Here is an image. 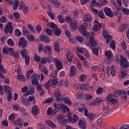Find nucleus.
<instances>
[{
    "label": "nucleus",
    "instance_id": "obj_27",
    "mask_svg": "<svg viewBox=\"0 0 129 129\" xmlns=\"http://www.w3.org/2000/svg\"><path fill=\"white\" fill-rule=\"evenodd\" d=\"M54 49L56 53H59L60 52V45H59V42L56 41L54 42Z\"/></svg>",
    "mask_w": 129,
    "mask_h": 129
},
{
    "label": "nucleus",
    "instance_id": "obj_7",
    "mask_svg": "<svg viewBox=\"0 0 129 129\" xmlns=\"http://www.w3.org/2000/svg\"><path fill=\"white\" fill-rule=\"evenodd\" d=\"M104 27V24H99V22L97 20H95L94 22V25L93 27V31L97 32V31H100L101 28Z\"/></svg>",
    "mask_w": 129,
    "mask_h": 129
},
{
    "label": "nucleus",
    "instance_id": "obj_53",
    "mask_svg": "<svg viewBox=\"0 0 129 129\" xmlns=\"http://www.w3.org/2000/svg\"><path fill=\"white\" fill-rule=\"evenodd\" d=\"M8 54L13 56L15 54V50L12 48H8Z\"/></svg>",
    "mask_w": 129,
    "mask_h": 129
},
{
    "label": "nucleus",
    "instance_id": "obj_39",
    "mask_svg": "<svg viewBox=\"0 0 129 129\" xmlns=\"http://www.w3.org/2000/svg\"><path fill=\"white\" fill-rule=\"evenodd\" d=\"M59 84H60V86L63 85L66 87H67V86H68V81L61 80L59 82Z\"/></svg>",
    "mask_w": 129,
    "mask_h": 129
},
{
    "label": "nucleus",
    "instance_id": "obj_6",
    "mask_svg": "<svg viewBox=\"0 0 129 129\" xmlns=\"http://www.w3.org/2000/svg\"><path fill=\"white\" fill-rule=\"evenodd\" d=\"M115 95L109 94L106 99V101L111 102L112 104H116L118 103V100L115 99Z\"/></svg>",
    "mask_w": 129,
    "mask_h": 129
},
{
    "label": "nucleus",
    "instance_id": "obj_44",
    "mask_svg": "<svg viewBox=\"0 0 129 129\" xmlns=\"http://www.w3.org/2000/svg\"><path fill=\"white\" fill-rule=\"evenodd\" d=\"M120 75L121 78H123V77H125L126 76V73H125V70L122 69H121Z\"/></svg>",
    "mask_w": 129,
    "mask_h": 129
},
{
    "label": "nucleus",
    "instance_id": "obj_18",
    "mask_svg": "<svg viewBox=\"0 0 129 129\" xmlns=\"http://www.w3.org/2000/svg\"><path fill=\"white\" fill-rule=\"evenodd\" d=\"M45 122L46 124L51 127V128H55L56 125L54 122L52 121L51 120H46Z\"/></svg>",
    "mask_w": 129,
    "mask_h": 129
},
{
    "label": "nucleus",
    "instance_id": "obj_30",
    "mask_svg": "<svg viewBox=\"0 0 129 129\" xmlns=\"http://www.w3.org/2000/svg\"><path fill=\"white\" fill-rule=\"evenodd\" d=\"M18 80L21 81L22 82H25L26 81V77L23 75H20L17 77Z\"/></svg>",
    "mask_w": 129,
    "mask_h": 129
},
{
    "label": "nucleus",
    "instance_id": "obj_20",
    "mask_svg": "<svg viewBox=\"0 0 129 129\" xmlns=\"http://www.w3.org/2000/svg\"><path fill=\"white\" fill-rule=\"evenodd\" d=\"M39 112L40 109L39 108V107L37 106V105H35L32 107L31 112L35 115H36V114H38Z\"/></svg>",
    "mask_w": 129,
    "mask_h": 129
},
{
    "label": "nucleus",
    "instance_id": "obj_63",
    "mask_svg": "<svg viewBox=\"0 0 129 129\" xmlns=\"http://www.w3.org/2000/svg\"><path fill=\"white\" fill-rule=\"evenodd\" d=\"M44 86V88L48 89V88H49V87L51 86V83L50 81H48V82L45 83Z\"/></svg>",
    "mask_w": 129,
    "mask_h": 129
},
{
    "label": "nucleus",
    "instance_id": "obj_13",
    "mask_svg": "<svg viewBox=\"0 0 129 129\" xmlns=\"http://www.w3.org/2000/svg\"><path fill=\"white\" fill-rule=\"evenodd\" d=\"M104 12L106 16L109 17V18H113V13L111 12V10L109 8L105 7L104 9Z\"/></svg>",
    "mask_w": 129,
    "mask_h": 129
},
{
    "label": "nucleus",
    "instance_id": "obj_28",
    "mask_svg": "<svg viewBox=\"0 0 129 129\" xmlns=\"http://www.w3.org/2000/svg\"><path fill=\"white\" fill-rule=\"evenodd\" d=\"M4 88L6 94L12 93V91L13 90L12 89V88H11L10 87H9L8 86H5L4 87Z\"/></svg>",
    "mask_w": 129,
    "mask_h": 129
},
{
    "label": "nucleus",
    "instance_id": "obj_43",
    "mask_svg": "<svg viewBox=\"0 0 129 129\" xmlns=\"http://www.w3.org/2000/svg\"><path fill=\"white\" fill-rule=\"evenodd\" d=\"M121 11H122V13L124 14V15H125L126 16H129V10L128 9L122 7Z\"/></svg>",
    "mask_w": 129,
    "mask_h": 129
},
{
    "label": "nucleus",
    "instance_id": "obj_15",
    "mask_svg": "<svg viewBox=\"0 0 129 129\" xmlns=\"http://www.w3.org/2000/svg\"><path fill=\"white\" fill-rule=\"evenodd\" d=\"M51 60L52 58L51 57L49 59L48 58V57H44L42 58L40 61V63L39 64V69H41V68H42V64H46L47 61L48 62V63H49V62H51Z\"/></svg>",
    "mask_w": 129,
    "mask_h": 129
},
{
    "label": "nucleus",
    "instance_id": "obj_3",
    "mask_svg": "<svg viewBox=\"0 0 129 129\" xmlns=\"http://www.w3.org/2000/svg\"><path fill=\"white\" fill-rule=\"evenodd\" d=\"M6 3H8L10 6H13V10L16 11L18 9V7L20 5V2L19 0H5Z\"/></svg>",
    "mask_w": 129,
    "mask_h": 129
},
{
    "label": "nucleus",
    "instance_id": "obj_48",
    "mask_svg": "<svg viewBox=\"0 0 129 129\" xmlns=\"http://www.w3.org/2000/svg\"><path fill=\"white\" fill-rule=\"evenodd\" d=\"M122 55H119L118 54H116L114 58V62L115 63H118L120 60V56Z\"/></svg>",
    "mask_w": 129,
    "mask_h": 129
},
{
    "label": "nucleus",
    "instance_id": "obj_4",
    "mask_svg": "<svg viewBox=\"0 0 129 129\" xmlns=\"http://www.w3.org/2000/svg\"><path fill=\"white\" fill-rule=\"evenodd\" d=\"M119 64L120 66L122 67V68H127L129 66V62L127 61L126 58H124L123 56H121L119 60Z\"/></svg>",
    "mask_w": 129,
    "mask_h": 129
},
{
    "label": "nucleus",
    "instance_id": "obj_45",
    "mask_svg": "<svg viewBox=\"0 0 129 129\" xmlns=\"http://www.w3.org/2000/svg\"><path fill=\"white\" fill-rule=\"evenodd\" d=\"M63 100L68 105H72V102L68 98H64Z\"/></svg>",
    "mask_w": 129,
    "mask_h": 129
},
{
    "label": "nucleus",
    "instance_id": "obj_10",
    "mask_svg": "<svg viewBox=\"0 0 129 129\" xmlns=\"http://www.w3.org/2000/svg\"><path fill=\"white\" fill-rule=\"evenodd\" d=\"M87 28H88V25L87 23H84L82 25L83 29H82V34L86 38H88V35L90 34V33H87V31H86L87 30Z\"/></svg>",
    "mask_w": 129,
    "mask_h": 129
},
{
    "label": "nucleus",
    "instance_id": "obj_40",
    "mask_svg": "<svg viewBox=\"0 0 129 129\" xmlns=\"http://www.w3.org/2000/svg\"><path fill=\"white\" fill-rule=\"evenodd\" d=\"M54 95L57 101H60V100H62V99H61V97H60L61 95V94L60 93V92H55L54 93Z\"/></svg>",
    "mask_w": 129,
    "mask_h": 129
},
{
    "label": "nucleus",
    "instance_id": "obj_35",
    "mask_svg": "<svg viewBox=\"0 0 129 129\" xmlns=\"http://www.w3.org/2000/svg\"><path fill=\"white\" fill-rule=\"evenodd\" d=\"M88 89V83L83 84L81 85V90L82 91H85Z\"/></svg>",
    "mask_w": 129,
    "mask_h": 129
},
{
    "label": "nucleus",
    "instance_id": "obj_8",
    "mask_svg": "<svg viewBox=\"0 0 129 129\" xmlns=\"http://www.w3.org/2000/svg\"><path fill=\"white\" fill-rule=\"evenodd\" d=\"M106 70L107 75H111L112 76H114V75H115V67L114 66H111L110 69L109 67H107L106 68Z\"/></svg>",
    "mask_w": 129,
    "mask_h": 129
},
{
    "label": "nucleus",
    "instance_id": "obj_12",
    "mask_svg": "<svg viewBox=\"0 0 129 129\" xmlns=\"http://www.w3.org/2000/svg\"><path fill=\"white\" fill-rule=\"evenodd\" d=\"M18 45L19 47H22V48H26L28 45V42L27 40L25 39V38L21 37L18 42Z\"/></svg>",
    "mask_w": 129,
    "mask_h": 129
},
{
    "label": "nucleus",
    "instance_id": "obj_58",
    "mask_svg": "<svg viewBox=\"0 0 129 129\" xmlns=\"http://www.w3.org/2000/svg\"><path fill=\"white\" fill-rule=\"evenodd\" d=\"M91 49L92 50H93V52L94 54H95V55H96V56H97V55L98 54V48H95V46H94Z\"/></svg>",
    "mask_w": 129,
    "mask_h": 129
},
{
    "label": "nucleus",
    "instance_id": "obj_1",
    "mask_svg": "<svg viewBox=\"0 0 129 129\" xmlns=\"http://www.w3.org/2000/svg\"><path fill=\"white\" fill-rule=\"evenodd\" d=\"M54 109H52L51 107H48L47 108V111L48 115H51L52 114L54 115V114H55L57 111H59V110H63L64 112H65V111H69V108L64 105H57L56 103H54Z\"/></svg>",
    "mask_w": 129,
    "mask_h": 129
},
{
    "label": "nucleus",
    "instance_id": "obj_56",
    "mask_svg": "<svg viewBox=\"0 0 129 129\" xmlns=\"http://www.w3.org/2000/svg\"><path fill=\"white\" fill-rule=\"evenodd\" d=\"M106 41L107 42V44H108L110 41H111L112 39V36L111 35H108L105 37Z\"/></svg>",
    "mask_w": 129,
    "mask_h": 129
},
{
    "label": "nucleus",
    "instance_id": "obj_9",
    "mask_svg": "<svg viewBox=\"0 0 129 129\" xmlns=\"http://www.w3.org/2000/svg\"><path fill=\"white\" fill-rule=\"evenodd\" d=\"M9 32V33L13 32V23L11 22L6 25L4 33L6 35H8Z\"/></svg>",
    "mask_w": 129,
    "mask_h": 129
},
{
    "label": "nucleus",
    "instance_id": "obj_2",
    "mask_svg": "<svg viewBox=\"0 0 129 129\" xmlns=\"http://www.w3.org/2000/svg\"><path fill=\"white\" fill-rule=\"evenodd\" d=\"M66 22L70 23L71 28L74 30H77V21L74 18H70V17L66 18Z\"/></svg>",
    "mask_w": 129,
    "mask_h": 129
},
{
    "label": "nucleus",
    "instance_id": "obj_47",
    "mask_svg": "<svg viewBox=\"0 0 129 129\" xmlns=\"http://www.w3.org/2000/svg\"><path fill=\"white\" fill-rule=\"evenodd\" d=\"M98 16H99V18H100L101 19H105V16L104 15V14H103V10H100L99 11Z\"/></svg>",
    "mask_w": 129,
    "mask_h": 129
},
{
    "label": "nucleus",
    "instance_id": "obj_34",
    "mask_svg": "<svg viewBox=\"0 0 129 129\" xmlns=\"http://www.w3.org/2000/svg\"><path fill=\"white\" fill-rule=\"evenodd\" d=\"M54 34L55 36H59L61 35V29L59 28H56L53 30Z\"/></svg>",
    "mask_w": 129,
    "mask_h": 129
},
{
    "label": "nucleus",
    "instance_id": "obj_31",
    "mask_svg": "<svg viewBox=\"0 0 129 129\" xmlns=\"http://www.w3.org/2000/svg\"><path fill=\"white\" fill-rule=\"evenodd\" d=\"M14 124H15V125H18L20 127L23 126V120L19 119L14 122Z\"/></svg>",
    "mask_w": 129,
    "mask_h": 129
},
{
    "label": "nucleus",
    "instance_id": "obj_51",
    "mask_svg": "<svg viewBox=\"0 0 129 129\" xmlns=\"http://www.w3.org/2000/svg\"><path fill=\"white\" fill-rule=\"evenodd\" d=\"M15 35L17 37H21V35H22V33H21V31H20V30L18 29H16L15 31Z\"/></svg>",
    "mask_w": 129,
    "mask_h": 129
},
{
    "label": "nucleus",
    "instance_id": "obj_29",
    "mask_svg": "<svg viewBox=\"0 0 129 129\" xmlns=\"http://www.w3.org/2000/svg\"><path fill=\"white\" fill-rule=\"evenodd\" d=\"M20 53L21 54V56L23 58H27V57H29V56L28 55V51H27L26 49H23L22 50L20 51Z\"/></svg>",
    "mask_w": 129,
    "mask_h": 129
},
{
    "label": "nucleus",
    "instance_id": "obj_62",
    "mask_svg": "<svg viewBox=\"0 0 129 129\" xmlns=\"http://www.w3.org/2000/svg\"><path fill=\"white\" fill-rule=\"evenodd\" d=\"M28 40L29 42H33L35 40V36L33 35H29L27 37Z\"/></svg>",
    "mask_w": 129,
    "mask_h": 129
},
{
    "label": "nucleus",
    "instance_id": "obj_55",
    "mask_svg": "<svg viewBox=\"0 0 129 129\" xmlns=\"http://www.w3.org/2000/svg\"><path fill=\"white\" fill-rule=\"evenodd\" d=\"M14 119H15V114L12 113L9 117V120H10L11 122H13Z\"/></svg>",
    "mask_w": 129,
    "mask_h": 129
},
{
    "label": "nucleus",
    "instance_id": "obj_16",
    "mask_svg": "<svg viewBox=\"0 0 129 129\" xmlns=\"http://www.w3.org/2000/svg\"><path fill=\"white\" fill-rule=\"evenodd\" d=\"M69 121V122H73V123H75L76 121L78 120V116L75 114L73 115V118H71L70 114L68 115Z\"/></svg>",
    "mask_w": 129,
    "mask_h": 129
},
{
    "label": "nucleus",
    "instance_id": "obj_19",
    "mask_svg": "<svg viewBox=\"0 0 129 129\" xmlns=\"http://www.w3.org/2000/svg\"><path fill=\"white\" fill-rule=\"evenodd\" d=\"M81 60L82 61H84L83 65L84 68H86V69H88V68H89V66H88V61L87 60V59L82 55Z\"/></svg>",
    "mask_w": 129,
    "mask_h": 129
},
{
    "label": "nucleus",
    "instance_id": "obj_42",
    "mask_svg": "<svg viewBox=\"0 0 129 129\" xmlns=\"http://www.w3.org/2000/svg\"><path fill=\"white\" fill-rule=\"evenodd\" d=\"M105 56L107 57L108 58H110L111 57H112V53L111 52V51H105Z\"/></svg>",
    "mask_w": 129,
    "mask_h": 129
},
{
    "label": "nucleus",
    "instance_id": "obj_26",
    "mask_svg": "<svg viewBox=\"0 0 129 129\" xmlns=\"http://www.w3.org/2000/svg\"><path fill=\"white\" fill-rule=\"evenodd\" d=\"M81 54H82V56H85L86 58H89V54L87 52V50L85 49V48H83L81 49Z\"/></svg>",
    "mask_w": 129,
    "mask_h": 129
},
{
    "label": "nucleus",
    "instance_id": "obj_50",
    "mask_svg": "<svg viewBox=\"0 0 129 129\" xmlns=\"http://www.w3.org/2000/svg\"><path fill=\"white\" fill-rule=\"evenodd\" d=\"M102 92H103V88L101 87H98V88L96 90L97 94H102Z\"/></svg>",
    "mask_w": 129,
    "mask_h": 129
},
{
    "label": "nucleus",
    "instance_id": "obj_57",
    "mask_svg": "<svg viewBox=\"0 0 129 129\" xmlns=\"http://www.w3.org/2000/svg\"><path fill=\"white\" fill-rule=\"evenodd\" d=\"M121 47L123 50H126V44L123 40L121 43Z\"/></svg>",
    "mask_w": 129,
    "mask_h": 129
},
{
    "label": "nucleus",
    "instance_id": "obj_33",
    "mask_svg": "<svg viewBox=\"0 0 129 129\" xmlns=\"http://www.w3.org/2000/svg\"><path fill=\"white\" fill-rule=\"evenodd\" d=\"M0 71L2 73H7V71L4 68V66L2 65V55L0 54Z\"/></svg>",
    "mask_w": 129,
    "mask_h": 129
},
{
    "label": "nucleus",
    "instance_id": "obj_25",
    "mask_svg": "<svg viewBox=\"0 0 129 129\" xmlns=\"http://www.w3.org/2000/svg\"><path fill=\"white\" fill-rule=\"evenodd\" d=\"M40 39L41 41L45 42V43H49V42H50V38L47 36L41 35L40 36Z\"/></svg>",
    "mask_w": 129,
    "mask_h": 129
},
{
    "label": "nucleus",
    "instance_id": "obj_5",
    "mask_svg": "<svg viewBox=\"0 0 129 129\" xmlns=\"http://www.w3.org/2000/svg\"><path fill=\"white\" fill-rule=\"evenodd\" d=\"M31 79L32 80L33 85H38V84H39L38 80H40V79H41V76L38 74H33L31 76Z\"/></svg>",
    "mask_w": 129,
    "mask_h": 129
},
{
    "label": "nucleus",
    "instance_id": "obj_41",
    "mask_svg": "<svg viewBox=\"0 0 129 129\" xmlns=\"http://www.w3.org/2000/svg\"><path fill=\"white\" fill-rule=\"evenodd\" d=\"M57 19L58 20V22L60 23V24H63V23H64L65 22V19L61 15H58L57 16Z\"/></svg>",
    "mask_w": 129,
    "mask_h": 129
},
{
    "label": "nucleus",
    "instance_id": "obj_46",
    "mask_svg": "<svg viewBox=\"0 0 129 129\" xmlns=\"http://www.w3.org/2000/svg\"><path fill=\"white\" fill-rule=\"evenodd\" d=\"M48 27H49L50 28H51L52 30H54L55 29L57 28V25H55L54 23H48Z\"/></svg>",
    "mask_w": 129,
    "mask_h": 129
},
{
    "label": "nucleus",
    "instance_id": "obj_38",
    "mask_svg": "<svg viewBox=\"0 0 129 129\" xmlns=\"http://www.w3.org/2000/svg\"><path fill=\"white\" fill-rule=\"evenodd\" d=\"M126 29H127V26H126V25L122 24L119 27V32H123L126 30Z\"/></svg>",
    "mask_w": 129,
    "mask_h": 129
},
{
    "label": "nucleus",
    "instance_id": "obj_61",
    "mask_svg": "<svg viewBox=\"0 0 129 129\" xmlns=\"http://www.w3.org/2000/svg\"><path fill=\"white\" fill-rule=\"evenodd\" d=\"M43 49H44V44H39L38 45V51L39 53H42L43 51Z\"/></svg>",
    "mask_w": 129,
    "mask_h": 129
},
{
    "label": "nucleus",
    "instance_id": "obj_36",
    "mask_svg": "<svg viewBox=\"0 0 129 129\" xmlns=\"http://www.w3.org/2000/svg\"><path fill=\"white\" fill-rule=\"evenodd\" d=\"M50 82L51 86H52V87L54 88L57 84H58V81L57 80H49Z\"/></svg>",
    "mask_w": 129,
    "mask_h": 129
},
{
    "label": "nucleus",
    "instance_id": "obj_37",
    "mask_svg": "<svg viewBox=\"0 0 129 129\" xmlns=\"http://www.w3.org/2000/svg\"><path fill=\"white\" fill-rule=\"evenodd\" d=\"M81 128L86 129L87 128V124H86V121L85 120H81Z\"/></svg>",
    "mask_w": 129,
    "mask_h": 129
},
{
    "label": "nucleus",
    "instance_id": "obj_54",
    "mask_svg": "<svg viewBox=\"0 0 129 129\" xmlns=\"http://www.w3.org/2000/svg\"><path fill=\"white\" fill-rule=\"evenodd\" d=\"M0 22L2 24H4L6 22H8V19L6 17L3 16L0 18Z\"/></svg>",
    "mask_w": 129,
    "mask_h": 129
},
{
    "label": "nucleus",
    "instance_id": "obj_32",
    "mask_svg": "<svg viewBox=\"0 0 129 129\" xmlns=\"http://www.w3.org/2000/svg\"><path fill=\"white\" fill-rule=\"evenodd\" d=\"M34 72V70L33 69H30L28 70L27 73H26V80H29V78H30V76L32 75V74Z\"/></svg>",
    "mask_w": 129,
    "mask_h": 129
},
{
    "label": "nucleus",
    "instance_id": "obj_21",
    "mask_svg": "<svg viewBox=\"0 0 129 129\" xmlns=\"http://www.w3.org/2000/svg\"><path fill=\"white\" fill-rule=\"evenodd\" d=\"M44 53L52 54V47L50 46H45L43 49Z\"/></svg>",
    "mask_w": 129,
    "mask_h": 129
},
{
    "label": "nucleus",
    "instance_id": "obj_59",
    "mask_svg": "<svg viewBox=\"0 0 129 129\" xmlns=\"http://www.w3.org/2000/svg\"><path fill=\"white\" fill-rule=\"evenodd\" d=\"M110 47L113 49V50L115 49V42L114 41H112L110 42Z\"/></svg>",
    "mask_w": 129,
    "mask_h": 129
},
{
    "label": "nucleus",
    "instance_id": "obj_23",
    "mask_svg": "<svg viewBox=\"0 0 129 129\" xmlns=\"http://www.w3.org/2000/svg\"><path fill=\"white\" fill-rule=\"evenodd\" d=\"M76 73V67L74 66H72L70 68V76L72 77L73 75H75Z\"/></svg>",
    "mask_w": 129,
    "mask_h": 129
},
{
    "label": "nucleus",
    "instance_id": "obj_14",
    "mask_svg": "<svg viewBox=\"0 0 129 129\" xmlns=\"http://www.w3.org/2000/svg\"><path fill=\"white\" fill-rule=\"evenodd\" d=\"M53 62L58 70H60V69L62 68V63L61 62V61H60V60H59V59L56 58H53Z\"/></svg>",
    "mask_w": 129,
    "mask_h": 129
},
{
    "label": "nucleus",
    "instance_id": "obj_64",
    "mask_svg": "<svg viewBox=\"0 0 129 129\" xmlns=\"http://www.w3.org/2000/svg\"><path fill=\"white\" fill-rule=\"evenodd\" d=\"M129 128L128 125L126 124H124L120 126V129H127Z\"/></svg>",
    "mask_w": 129,
    "mask_h": 129
},
{
    "label": "nucleus",
    "instance_id": "obj_22",
    "mask_svg": "<svg viewBox=\"0 0 129 129\" xmlns=\"http://www.w3.org/2000/svg\"><path fill=\"white\" fill-rule=\"evenodd\" d=\"M66 58L67 61H68L70 63V62L72 61V60L73 59V54H72L71 52L69 51L67 54Z\"/></svg>",
    "mask_w": 129,
    "mask_h": 129
},
{
    "label": "nucleus",
    "instance_id": "obj_17",
    "mask_svg": "<svg viewBox=\"0 0 129 129\" xmlns=\"http://www.w3.org/2000/svg\"><path fill=\"white\" fill-rule=\"evenodd\" d=\"M92 21V18L90 17V14H87L83 15V22H91Z\"/></svg>",
    "mask_w": 129,
    "mask_h": 129
},
{
    "label": "nucleus",
    "instance_id": "obj_52",
    "mask_svg": "<svg viewBox=\"0 0 129 129\" xmlns=\"http://www.w3.org/2000/svg\"><path fill=\"white\" fill-rule=\"evenodd\" d=\"M8 44L11 47H13V46L15 45V42H14V41H13V40H12V39L10 38L8 40Z\"/></svg>",
    "mask_w": 129,
    "mask_h": 129
},
{
    "label": "nucleus",
    "instance_id": "obj_60",
    "mask_svg": "<svg viewBox=\"0 0 129 129\" xmlns=\"http://www.w3.org/2000/svg\"><path fill=\"white\" fill-rule=\"evenodd\" d=\"M84 116L87 117H89V112H88V109L87 108H84Z\"/></svg>",
    "mask_w": 129,
    "mask_h": 129
},
{
    "label": "nucleus",
    "instance_id": "obj_11",
    "mask_svg": "<svg viewBox=\"0 0 129 129\" xmlns=\"http://www.w3.org/2000/svg\"><path fill=\"white\" fill-rule=\"evenodd\" d=\"M28 89H29V87L25 86L21 89V91L23 93H25L24 95H31V94H33V91L30 90H28Z\"/></svg>",
    "mask_w": 129,
    "mask_h": 129
},
{
    "label": "nucleus",
    "instance_id": "obj_24",
    "mask_svg": "<svg viewBox=\"0 0 129 129\" xmlns=\"http://www.w3.org/2000/svg\"><path fill=\"white\" fill-rule=\"evenodd\" d=\"M90 42L91 45V46H90V48H91V49H92L93 47L96 46V42H95V40L94 39V38L93 37H91L90 38Z\"/></svg>",
    "mask_w": 129,
    "mask_h": 129
},
{
    "label": "nucleus",
    "instance_id": "obj_49",
    "mask_svg": "<svg viewBox=\"0 0 129 129\" xmlns=\"http://www.w3.org/2000/svg\"><path fill=\"white\" fill-rule=\"evenodd\" d=\"M47 14L52 20H54V19H55V15L53 14V13H52V12L47 11Z\"/></svg>",
    "mask_w": 129,
    "mask_h": 129
}]
</instances>
